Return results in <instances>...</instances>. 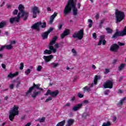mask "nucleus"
<instances>
[{
    "mask_svg": "<svg viewBox=\"0 0 126 126\" xmlns=\"http://www.w3.org/2000/svg\"><path fill=\"white\" fill-rule=\"evenodd\" d=\"M93 37L94 39H96V38H97V35L96 34V33H93Z\"/></svg>",
    "mask_w": 126,
    "mask_h": 126,
    "instance_id": "obj_46",
    "label": "nucleus"
},
{
    "mask_svg": "<svg viewBox=\"0 0 126 126\" xmlns=\"http://www.w3.org/2000/svg\"><path fill=\"white\" fill-rule=\"evenodd\" d=\"M83 104H88V103H89V102L88 101V100H84L83 102Z\"/></svg>",
    "mask_w": 126,
    "mask_h": 126,
    "instance_id": "obj_56",
    "label": "nucleus"
},
{
    "mask_svg": "<svg viewBox=\"0 0 126 126\" xmlns=\"http://www.w3.org/2000/svg\"><path fill=\"white\" fill-rule=\"evenodd\" d=\"M62 28H63V25H60L59 26V30H61Z\"/></svg>",
    "mask_w": 126,
    "mask_h": 126,
    "instance_id": "obj_57",
    "label": "nucleus"
},
{
    "mask_svg": "<svg viewBox=\"0 0 126 126\" xmlns=\"http://www.w3.org/2000/svg\"><path fill=\"white\" fill-rule=\"evenodd\" d=\"M101 79V76L100 75H95L94 80V82L92 84H90V87L85 86L83 88L84 91H87L88 92H90L91 91V87H93V85H96L98 80Z\"/></svg>",
    "mask_w": 126,
    "mask_h": 126,
    "instance_id": "obj_3",
    "label": "nucleus"
},
{
    "mask_svg": "<svg viewBox=\"0 0 126 126\" xmlns=\"http://www.w3.org/2000/svg\"><path fill=\"white\" fill-rule=\"evenodd\" d=\"M89 23H90L88 25L89 28H91L92 27V24L93 23V21L91 19H89L88 20Z\"/></svg>",
    "mask_w": 126,
    "mask_h": 126,
    "instance_id": "obj_30",
    "label": "nucleus"
},
{
    "mask_svg": "<svg viewBox=\"0 0 126 126\" xmlns=\"http://www.w3.org/2000/svg\"><path fill=\"white\" fill-rule=\"evenodd\" d=\"M31 73V69H27L25 71V74L26 75H28L29 74H30Z\"/></svg>",
    "mask_w": 126,
    "mask_h": 126,
    "instance_id": "obj_31",
    "label": "nucleus"
},
{
    "mask_svg": "<svg viewBox=\"0 0 126 126\" xmlns=\"http://www.w3.org/2000/svg\"><path fill=\"white\" fill-rule=\"evenodd\" d=\"M1 66H2V68H5V64H2Z\"/></svg>",
    "mask_w": 126,
    "mask_h": 126,
    "instance_id": "obj_61",
    "label": "nucleus"
},
{
    "mask_svg": "<svg viewBox=\"0 0 126 126\" xmlns=\"http://www.w3.org/2000/svg\"><path fill=\"white\" fill-rule=\"evenodd\" d=\"M20 84V81L17 82L16 88H18L19 87V85Z\"/></svg>",
    "mask_w": 126,
    "mask_h": 126,
    "instance_id": "obj_52",
    "label": "nucleus"
},
{
    "mask_svg": "<svg viewBox=\"0 0 126 126\" xmlns=\"http://www.w3.org/2000/svg\"><path fill=\"white\" fill-rule=\"evenodd\" d=\"M65 125V120H63L58 123L56 126H64Z\"/></svg>",
    "mask_w": 126,
    "mask_h": 126,
    "instance_id": "obj_26",
    "label": "nucleus"
},
{
    "mask_svg": "<svg viewBox=\"0 0 126 126\" xmlns=\"http://www.w3.org/2000/svg\"><path fill=\"white\" fill-rule=\"evenodd\" d=\"M14 87V84H11L9 86V88H10V89H13Z\"/></svg>",
    "mask_w": 126,
    "mask_h": 126,
    "instance_id": "obj_50",
    "label": "nucleus"
},
{
    "mask_svg": "<svg viewBox=\"0 0 126 126\" xmlns=\"http://www.w3.org/2000/svg\"><path fill=\"white\" fill-rule=\"evenodd\" d=\"M117 121V118L116 117H113V122H116Z\"/></svg>",
    "mask_w": 126,
    "mask_h": 126,
    "instance_id": "obj_62",
    "label": "nucleus"
},
{
    "mask_svg": "<svg viewBox=\"0 0 126 126\" xmlns=\"http://www.w3.org/2000/svg\"><path fill=\"white\" fill-rule=\"evenodd\" d=\"M52 93V92H51V91H50L49 90H48L46 93L45 94V95L46 96H48V95L50 94L51 95V93Z\"/></svg>",
    "mask_w": 126,
    "mask_h": 126,
    "instance_id": "obj_40",
    "label": "nucleus"
},
{
    "mask_svg": "<svg viewBox=\"0 0 126 126\" xmlns=\"http://www.w3.org/2000/svg\"><path fill=\"white\" fill-rule=\"evenodd\" d=\"M52 53H53V50L46 49L43 52V55H51Z\"/></svg>",
    "mask_w": 126,
    "mask_h": 126,
    "instance_id": "obj_25",
    "label": "nucleus"
},
{
    "mask_svg": "<svg viewBox=\"0 0 126 126\" xmlns=\"http://www.w3.org/2000/svg\"><path fill=\"white\" fill-rule=\"evenodd\" d=\"M4 48H5V45L2 46L0 48V52H1V51H3L4 49Z\"/></svg>",
    "mask_w": 126,
    "mask_h": 126,
    "instance_id": "obj_47",
    "label": "nucleus"
},
{
    "mask_svg": "<svg viewBox=\"0 0 126 126\" xmlns=\"http://www.w3.org/2000/svg\"><path fill=\"white\" fill-rule=\"evenodd\" d=\"M18 9L20 11V17L24 18V20H27V17L29 16L28 12L24 11V6L22 4H20L18 7Z\"/></svg>",
    "mask_w": 126,
    "mask_h": 126,
    "instance_id": "obj_4",
    "label": "nucleus"
},
{
    "mask_svg": "<svg viewBox=\"0 0 126 126\" xmlns=\"http://www.w3.org/2000/svg\"><path fill=\"white\" fill-rule=\"evenodd\" d=\"M82 106H83V103L76 104L73 107L72 110L74 112H76L77 111H78V110H80V109L82 108Z\"/></svg>",
    "mask_w": 126,
    "mask_h": 126,
    "instance_id": "obj_15",
    "label": "nucleus"
},
{
    "mask_svg": "<svg viewBox=\"0 0 126 126\" xmlns=\"http://www.w3.org/2000/svg\"><path fill=\"white\" fill-rule=\"evenodd\" d=\"M41 24V22H39L37 23H35L34 25H33L32 26V29H36V30H38L39 29V26H40V25Z\"/></svg>",
    "mask_w": 126,
    "mask_h": 126,
    "instance_id": "obj_21",
    "label": "nucleus"
},
{
    "mask_svg": "<svg viewBox=\"0 0 126 126\" xmlns=\"http://www.w3.org/2000/svg\"><path fill=\"white\" fill-rule=\"evenodd\" d=\"M92 67L93 68H94V69H96V66H95L94 65H93Z\"/></svg>",
    "mask_w": 126,
    "mask_h": 126,
    "instance_id": "obj_63",
    "label": "nucleus"
},
{
    "mask_svg": "<svg viewBox=\"0 0 126 126\" xmlns=\"http://www.w3.org/2000/svg\"><path fill=\"white\" fill-rule=\"evenodd\" d=\"M10 44L12 46V45H15V44H16V41L15 40H12L10 42Z\"/></svg>",
    "mask_w": 126,
    "mask_h": 126,
    "instance_id": "obj_41",
    "label": "nucleus"
},
{
    "mask_svg": "<svg viewBox=\"0 0 126 126\" xmlns=\"http://www.w3.org/2000/svg\"><path fill=\"white\" fill-rule=\"evenodd\" d=\"M125 100H126V98H124L123 99H122L120 102V104H123L124 102H125Z\"/></svg>",
    "mask_w": 126,
    "mask_h": 126,
    "instance_id": "obj_48",
    "label": "nucleus"
},
{
    "mask_svg": "<svg viewBox=\"0 0 126 126\" xmlns=\"http://www.w3.org/2000/svg\"><path fill=\"white\" fill-rule=\"evenodd\" d=\"M42 69H43V66H42L41 65H38L36 67L37 71H41Z\"/></svg>",
    "mask_w": 126,
    "mask_h": 126,
    "instance_id": "obj_35",
    "label": "nucleus"
},
{
    "mask_svg": "<svg viewBox=\"0 0 126 126\" xmlns=\"http://www.w3.org/2000/svg\"><path fill=\"white\" fill-rule=\"evenodd\" d=\"M71 52H73V54H75L74 56H76V51L74 49H72Z\"/></svg>",
    "mask_w": 126,
    "mask_h": 126,
    "instance_id": "obj_45",
    "label": "nucleus"
},
{
    "mask_svg": "<svg viewBox=\"0 0 126 126\" xmlns=\"http://www.w3.org/2000/svg\"><path fill=\"white\" fill-rule=\"evenodd\" d=\"M59 94V91L57 90L54 92H51V96L52 97H57Z\"/></svg>",
    "mask_w": 126,
    "mask_h": 126,
    "instance_id": "obj_24",
    "label": "nucleus"
},
{
    "mask_svg": "<svg viewBox=\"0 0 126 126\" xmlns=\"http://www.w3.org/2000/svg\"><path fill=\"white\" fill-rule=\"evenodd\" d=\"M43 59L44 60L45 63H49V62L52 61V59H54V56L52 55L48 56H44Z\"/></svg>",
    "mask_w": 126,
    "mask_h": 126,
    "instance_id": "obj_13",
    "label": "nucleus"
},
{
    "mask_svg": "<svg viewBox=\"0 0 126 126\" xmlns=\"http://www.w3.org/2000/svg\"><path fill=\"white\" fill-rule=\"evenodd\" d=\"M118 45H119V46H124V45H125V44H124V43H121V42H118Z\"/></svg>",
    "mask_w": 126,
    "mask_h": 126,
    "instance_id": "obj_55",
    "label": "nucleus"
},
{
    "mask_svg": "<svg viewBox=\"0 0 126 126\" xmlns=\"http://www.w3.org/2000/svg\"><path fill=\"white\" fill-rule=\"evenodd\" d=\"M83 30H81L78 32H75L73 35V38H77L79 40H81L83 38Z\"/></svg>",
    "mask_w": 126,
    "mask_h": 126,
    "instance_id": "obj_8",
    "label": "nucleus"
},
{
    "mask_svg": "<svg viewBox=\"0 0 126 126\" xmlns=\"http://www.w3.org/2000/svg\"><path fill=\"white\" fill-rule=\"evenodd\" d=\"M49 101H52V97H49V98H47L45 100V102H49Z\"/></svg>",
    "mask_w": 126,
    "mask_h": 126,
    "instance_id": "obj_42",
    "label": "nucleus"
},
{
    "mask_svg": "<svg viewBox=\"0 0 126 126\" xmlns=\"http://www.w3.org/2000/svg\"><path fill=\"white\" fill-rule=\"evenodd\" d=\"M13 13L15 15H16V14H17V13H18V10L17 9L14 10Z\"/></svg>",
    "mask_w": 126,
    "mask_h": 126,
    "instance_id": "obj_49",
    "label": "nucleus"
},
{
    "mask_svg": "<svg viewBox=\"0 0 126 126\" xmlns=\"http://www.w3.org/2000/svg\"><path fill=\"white\" fill-rule=\"evenodd\" d=\"M106 45V40H105V36L104 35H101L100 37V40L98 42V46H100V45Z\"/></svg>",
    "mask_w": 126,
    "mask_h": 126,
    "instance_id": "obj_16",
    "label": "nucleus"
},
{
    "mask_svg": "<svg viewBox=\"0 0 126 126\" xmlns=\"http://www.w3.org/2000/svg\"><path fill=\"white\" fill-rule=\"evenodd\" d=\"M38 94H40V92L35 91L33 92L32 97V98H35L36 96H38Z\"/></svg>",
    "mask_w": 126,
    "mask_h": 126,
    "instance_id": "obj_27",
    "label": "nucleus"
},
{
    "mask_svg": "<svg viewBox=\"0 0 126 126\" xmlns=\"http://www.w3.org/2000/svg\"><path fill=\"white\" fill-rule=\"evenodd\" d=\"M125 66H126V64H121V65L119 67V70H122Z\"/></svg>",
    "mask_w": 126,
    "mask_h": 126,
    "instance_id": "obj_33",
    "label": "nucleus"
},
{
    "mask_svg": "<svg viewBox=\"0 0 126 126\" xmlns=\"http://www.w3.org/2000/svg\"><path fill=\"white\" fill-rule=\"evenodd\" d=\"M113 84L114 83L111 81H107L103 84V87L104 88H110V89H112Z\"/></svg>",
    "mask_w": 126,
    "mask_h": 126,
    "instance_id": "obj_10",
    "label": "nucleus"
},
{
    "mask_svg": "<svg viewBox=\"0 0 126 126\" xmlns=\"http://www.w3.org/2000/svg\"><path fill=\"white\" fill-rule=\"evenodd\" d=\"M45 120H46V118H45V117H43L42 118L38 119L37 120H35V121L37 122V121L38 122H39V123H44V122H45Z\"/></svg>",
    "mask_w": 126,
    "mask_h": 126,
    "instance_id": "obj_29",
    "label": "nucleus"
},
{
    "mask_svg": "<svg viewBox=\"0 0 126 126\" xmlns=\"http://www.w3.org/2000/svg\"><path fill=\"white\" fill-rule=\"evenodd\" d=\"M40 85H40V84H37V85L34 84L33 87L30 88V89H29L28 92L26 93V95L27 96V95H30V94H31V92H32V91L33 90V89H34V87H35L36 88H37V89H38L39 87L40 86Z\"/></svg>",
    "mask_w": 126,
    "mask_h": 126,
    "instance_id": "obj_14",
    "label": "nucleus"
},
{
    "mask_svg": "<svg viewBox=\"0 0 126 126\" xmlns=\"http://www.w3.org/2000/svg\"><path fill=\"white\" fill-rule=\"evenodd\" d=\"M71 9L73 10V15H77V8L75 7L74 1L73 0H69L68 2L67 5L65 7L64 9V14L66 15L67 13H69L71 11Z\"/></svg>",
    "mask_w": 126,
    "mask_h": 126,
    "instance_id": "obj_1",
    "label": "nucleus"
},
{
    "mask_svg": "<svg viewBox=\"0 0 126 126\" xmlns=\"http://www.w3.org/2000/svg\"><path fill=\"white\" fill-rule=\"evenodd\" d=\"M58 40V37L54 36L52 40L50 41L49 45V50H52V52H53L54 54L57 53V49L54 48V46H53V45L55 44L56 41Z\"/></svg>",
    "mask_w": 126,
    "mask_h": 126,
    "instance_id": "obj_6",
    "label": "nucleus"
},
{
    "mask_svg": "<svg viewBox=\"0 0 126 126\" xmlns=\"http://www.w3.org/2000/svg\"><path fill=\"white\" fill-rule=\"evenodd\" d=\"M111 123L109 122H107L106 123H103L102 126H110Z\"/></svg>",
    "mask_w": 126,
    "mask_h": 126,
    "instance_id": "obj_37",
    "label": "nucleus"
},
{
    "mask_svg": "<svg viewBox=\"0 0 126 126\" xmlns=\"http://www.w3.org/2000/svg\"><path fill=\"white\" fill-rule=\"evenodd\" d=\"M19 107L16 105H14V106L11 108V110L9 111V119L10 121H13L15 116H18L19 114V111L18 109Z\"/></svg>",
    "mask_w": 126,
    "mask_h": 126,
    "instance_id": "obj_2",
    "label": "nucleus"
},
{
    "mask_svg": "<svg viewBox=\"0 0 126 126\" xmlns=\"http://www.w3.org/2000/svg\"><path fill=\"white\" fill-rule=\"evenodd\" d=\"M84 95L83 94H81V93H79L78 94V96L79 97V98H83L84 97Z\"/></svg>",
    "mask_w": 126,
    "mask_h": 126,
    "instance_id": "obj_39",
    "label": "nucleus"
},
{
    "mask_svg": "<svg viewBox=\"0 0 126 126\" xmlns=\"http://www.w3.org/2000/svg\"><path fill=\"white\" fill-rule=\"evenodd\" d=\"M55 47L56 49H58V48L60 47V46H59V44L58 43L55 44Z\"/></svg>",
    "mask_w": 126,
    "mask_h": 126,
    "instance_id": "obj_53",
    "label": "nucleus"
},
{
    "mask_svg": "<svg viewBox=\"0 0 126 126\" xmlns=\"http://www.w3.org/2000/svg\"><path fill=\"white\" fill-rule=\"evenodd\" d=\"M100 17V15L99 14H96L95 15V18L96 19H98Z\"/></svg>",
    "mask_w": 126,
    "mask_h": 126,
    "instance_id": "obj_54",
    "label": "nucleus"
},
{
    "mask_svg": "<svg viewBox=\"0 0 126 126\" xmlns=\"http://www.w3.org/2000/svg\"><path fill=\"white\" fill-rule=\"evenodd\" d=\"M119 50V45L117 44H113L110 47V51L111 52H117Z\"/></svg>",
    "mask_w": 126,
    "mask_h": 126,
    "instance_id": "obj_17",
    "label": "nucleus"
},
{
    "mask_svg": "<svg viewBox=\"0 0 126 126\" xmlns=\"http://www.w3.org/2000/svg\"><path fill=\"white\" fill-rule=\"evenodd\" d=\"M19 72L18 71L16 72L15 73L12 74L11 73H10L8 76L7 78H12L13 77H15V76H17V75L18 74Z\"/></svg>",
    "mask_w": 126,
    "mask_h": 126,
    "instance_id": "obj_22",
    "label": "nucleus"
},
{
    "mask_svg": "<svg viewBox=\"0 0 126 126\" xmlns=\"http://www.w3.org/2000/svg\"><path fill=\"white\" fill-rule=\"evenodd\" d=\"M78 8H80V3H78Z\"/></svg>",
    "mask_w": 126,
    "mask_h": 126,
    "instance_id": "obj_64",
    "label": "nucleus"
},
{
    "mask_svg": "<svg viewBox=\"0 0 126 126\" xmlns=\"http://www.w3.org/2000/svg\"><path fill=\"white\" fill-rule=\"evenodd\" d=\"M109 72H110V69L108 68H106L104 73L107 74V73H109Z\"/></svg>",
    "mask_w": 126,
    "mask_h": 126,
    "instance_id": "obj_44",
    "label": "nucleus"
},
{
    "mask_svg": "<svg viewBox=\"0 0 126 126\" xmlns=\"http://www.w3.org/2000/svg\"><path fill=\"white\" fill-rule=\"evenodd\" d=\"M126 27L124 28V29L121 32H115V33L112 36L113 39H116L119 36H126Z\"/></svg>",
    "mask_w": 126,
    "mask_h": 126,
    "instance_id": "obj_7",
    "label": "nucleus"
},
{
    "mask_svg": "<svg viewBox=\"0 0 126 126\" xmlns=\"http://www.w3.org/2000/svg\"><path fill=\"white\" fill-rule=\"evenodd\" d=\"M5 24H6V22H2L0 23V28H2V27H4Z\"/></svg>",
    "mask_w": 126,
    "mask_h": 126,
    "instance_id": "obj_36",
    "label": "nucleus"
},
{
    "mask_svg": "<svg viewBox=\"0 0 126 126\" xmlns=\"http://www.w3.org/2000/svg\"><path fill=\"white\" fill-rule=\"evenodd\" d=\"M73 123H74V120L69 119L67 121V123L65 126H71L73 125Z\"/></svg>",
    "mask_w": 126,
    "mask_h": 126,
    "instance_id": "obj_20",
    "label": "nucleus"
},
{
    "mask_svg": "<svg viewBox=\"0 0 126 126\" xmlns=\"http://www.w3.org/2000/svg\"><path fill=\"white\" fill-rule=\"evenodd\" d=\"M5 49L7 50H12L13 49V46L11 44H8V45H5Z\"/></svg>",
    "mask_w": 126,
    "mask_h": 126,
    "instance_id": "obj_28",
    "label": "nucleus"
},
{
    "mask_svg": "<svg viewBox=\"0 0 126 126\" xmlns=\"http://www.w3.org/2000/svg\"><path fill=\"white\" fill-rule=\"evenodd\" d=\"M32 10L33 13V18H36L37 17V14L40 13V10L37 6H34L32 8Z\"/></svg>",
    "mask_w": 126,
    "mask_h": 126,
    "instance_id": "obj_9",
    "label": "nucleus"
},
{
    "mask_svg": "<svg viewBox=\"0 0 126 126\" xmlns=\"http://www.w3.org/2000/svg\"><path fill=\"white\" fill-rule=\"evenodd\" d=\"M22 17L20 16V13L18 14L17 17L11 18L10 19V23H13V22H19V20Z\"/></svg>",
    "mask_w": 126,
    "mask_h": 126,
    "instance_id": "obj_12",
    "label": "nucleus"
},
{
    "mask_svg": "<svg viewBox=\"0 0 126 126\" xmlns=\"http://www.w3.org/2000/svg\"><path fill=\"white\" fill-rule=\"evenodd\" d=\"M47 11H52V9L48 7L47 8Z\"/></svg>",
    "mask_w": 126,
    "mask_h": 126,
    "instance_id": "obj_58",
    "label": "nucleus"
},
{
    "mask_svg": "<svg viewBox=\"0 0 126 126\" xmlns=\"http://www.w3.org/2000/svg\"><path fill=\"white\" fill-rule=\"evenodd\" d=\"M69 34V30L66 29L61 34L62 39H63L65 36H67Z\"/></svg>",
    "mask_w": 126,
    "mask_h": 126,
    "instance_id": "obj_18",
    "label": "nucleus"
},
{
    "mask_svg": "<svg viewBox=\"0 0 126 126\" xmlns=\"http://www.w3.org/2000/svg\"><path fill=\"white\" fill-rule=\"evenodd\" d=\"M31 126V123H27L25 126Z\"/></svg>",
    "mask_w": 126,
    "mask_h": 126,
    "instance_id": "obj_59",
    "label": "nucleus"
},
{
    "mask_svg": "<svg viewBox=\"0 0 126 126\" xmlns=\"http://www.w3.org/2000/svg\"><path fill=\"white\" fill-rule=\"evenodd\" d=\"M104 94L108 95L109 94V90H106V91H104Z\"/></svg>",
    "mask_w": 126,
    "mask_h": 126,
    "instance_id": "obj_51",
    "label": "nucleus"
},
{
    "mask_svg": "<svg viewBox=\"0 0 126 126\" xmlns=\"http://www.w3.org/2000/svg\"><path fill=\"white\" fill-rule=\"evenodd\" d=\"M71 105L70 103L68 102L64 105V107H70Z\"/></svg>",
    "mask_w": 126,
    "mask_h": 126,
    "instance_id": "obj_43",
    "label": "nucleus"
},
{
    "mask_svg": "<svg viewBox=\"0 0 126 126\" xmlns=\"http://www.w3.org/2000/svg\"><path fill=\"white\" fill-rule=\"evenodd\" d=\"M24 67V64H23V63H21L20 69H21V70H22V69H23Z\"/></svg>",
    "mask_w": 126,
    "mask_h": 126,
    "instance_id": "obj_38",
    "label": "nucleus"
},
{
    "mask_svg": "<svg viewBox=\"0 0 126 126\" xmlns=\"http://www.w3.org/2000/svg\"><path fill=\"white\" fill-rule=\"evenodd\" d=\"M106 31H107V32L109 33V34L112 33V32H113V30H112V29H111L109 28H106Z\"/></svg>",
    "mask_w": 126,
    "mask_h": 126,
    "instance_id": "obj_34",
    "label": "nucleus"
},
{
    "mask_svg": "<svg viewBox=\"0 0 126 126\" xmlns=\"http://www.w3.org/2000/svg\"><path fill=\"white\" fill-rule=\"evenodd\" d=\"M50 65H51L53 68H56V67L60 66V63H51Z\"/></svg>",
    "mask_w": 126,
    "mask_h": 126,
    "instance_id": "obj_23",
    "label": "nucleus"
},
{
    "mask_svg": "<svg viewBox=\"0 0 126 126\" xmlns=\"http://www.w3.org/2000/svg\"><path fill=\"white\" fill-rule=\"evenodd\" d=\"M58 13L55 12L50 18L49 24H52L54 22V19L57 16Z\"/></svg>",
    "mask_w": 126,
    "mask_h": 126,
    "instance_id": "obj_19",
    "label": "nucleus"
},
{
    "mask_svg": "<svg viewBox=\"0 0 126 126\" xmlns=\"http://www.w3.org/2000/svg\"><path fill=\"white\" fill-rule=\"evenodd\" d=\"M40 26H41V27L42 28H46L47 26V24L46 23V22H43V23L41 22Z\"/></svg>",
    "mask_w": 126,
    "mask_h": 126,
    "instance_id": "obj_32",
    "label": "nucleus"
},
{
    "mask_svg": "<svg viewBox=\"0 0 126 126\" xmlns=\"http://www.w3.org/2000/svg\"><path fill=\"white\" fill-rule=\"evenodd\" d=\"M115 15L116 22H121L125 18V13L119 10H116Z\"/></svg>",
    "mask_w": 126,
    "mask_h": 126,
    "instance_id": "obj_5",
    "label": "nucleus"
},
{
    "mask_svg": "<svg viewBox=\"0 0 126 126\" xmlns=\"http://www.w3.org/2000/svg\"><path fill=\"white\" fill-rule=\"evenodd\" d=\"M75 100V96H73L71 99V101H74Z\"/></svg>",
    "mask_w": 126,
    "mask_h": 126,
    "instance_id": "obj_60",
    "label": "nucleus"
},
{
    "mask_svg": "<svg viewBox=\"0 0 126 126\" xmlns=\"http://www.w3.org/2000/svg\"><path fill=\"white\" fill-rule=\"evenodd\" d=\"M53 30H54V28H50L47 32H43L42 35L43 39H47L48 38V36H49V34H50Z\"/></svg>",
    "mask_w": 126,
    "mask_h": 126,
    "instance_id": "obj_11",
    "label": "nucleus"
}]
</instances>
